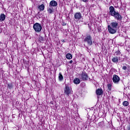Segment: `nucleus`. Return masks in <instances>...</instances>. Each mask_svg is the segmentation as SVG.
Masks as SVG:
<instances>
[{"label":"nucleus","instance_id":"obj_34","mask_svg":"<svg viewBox=\"0 0 130 130\" xmlns=\"http://www.w3.org/2000/svg\"><path fill=\"white\" fill-rule=\"evenodd\" d=\"M83 1H88V0H83Z\"/></svg>","mask_w":130,"mask_h":130},{"label":"nucleus","instance_id":"obj_33","mask_svg":"<svg viewBox=\"0 0 130 130\" xmlns=\"http://www.w3.org/2000/svg\"><path fill=\"white\" fill-rule=\"evenodd\" d=\"M84 3H87V1H83Z\"/></svg>","mask_w":130,"mask_h":130},{"label":"nucleus","instance_id":"obj_32","mask_svg":"<svg viewBox=\"0 0 130 130\" xmlns=\"http://www.w3.org/2000/svg\"><path fill=\"white\" fill-rule=\"evenodd\" d=\"M62 42H66V41L64 40H61Z\"/></svg>","mask_w":130,"mask_h":130},{"label":"nucleus","instance_id":"obj_6","mask_svg":"<svg viewBox=\"0 0 130 130\" xmlns=\"http://www.w3.org/2000/svg\"><path fill=\"white\" fill-rule=\"evenodd\" d=\"M112 81L114 84H118L120 81V78H119V76L114 74L113 76Z\"/></svg>","mask_w":130,"mask_h":130},{"label":"nucleus","instance_id":"obj_18","mask_svg":"<svg viewBox=\"0 0 130 130\" xmlns=\"http://www.w3.org/2000/svg\"><path fill=\"white\" fill-rule=\"evenodd\" d=\"M58 79L59 81H62V80H63V76H62V74H61V72L59 73Z\"/></svg>","mask_w":130,"mask_h":130},{"label":"nucleus","instance_id":"obj_5","mask_svg":"<svg viewBox=\"0 0 130 130\" xmlns=\"http://www.w3.org/2000/svg\"><path fill=\"white\" fill-rule=\"evenodd\" d=\"M72 93V88L70 86L68 85H65V88H64V93L67 96H70V94Z\"/></svg>","mask_w":130,"mask_h":130},{"label":"nucleus","instance_id":"obj_7","mask_svg":"<svg viewBox=\"0 0 130 130\" xmlns=\"http://www.w3.org/2000/svg\"><path fill=\"white\" fill-rule=\"evenodd\" d=\"M83 17L80 12H76L74 14V19L78 21L81 20Z\"/></svg>","mask_w":130,"mask_h":130},{"label":"nucleus","instance_id":"obj_23","mask_svg":"<svg viewBox=\"0 0 130 130\" xmlns=\"http://www.w3.org/2000/svg\"><path fill=\"white\" fill-rule=\"evenodd\" d=\"M99 126L100 127H103V126H104V123L103 122H100L99 123Z\"/></svg>","mask_w":130,"mask_h":130},{"label":"nucleus","instance_id":"obj_3","mask_svg":"<svg viewBox=\"0 0 130 130\" xmlns=\"http://www.w3.org/2000/svg\"><path fill=\"white\" fill-rule=\"evenodd\" d=\"M33 28L36 33H39L42 30V26L40 23L37 22L34 24Z\"/></svg>","mask_w":130,"mask_h":130},{"label":"nucleus","instance_id":"obj_26","mask_svg":"<svg viewBox=\"0 0 130 130\" xmlns=\"http://www.w3.org/2000/svg\"><path fill=\"white\" fill-rule=\"evenodd\" d=\"M122 70H123L124 71H125L127 68L126 67V66H123L122 68Z\"/></svg>","mask_w":130,"mask_h":130},{"label":"nucleus","instance_id":"obj_28","mask_svg":"<svg viewBox=\"0 0 130 130\" xmlns=\"http://www.w3.org/2000/svg\"><path fill=\"white\" fill-rule=\"evenodd\" d=\"M0 7H4L3 3H2V2H1V1H0Z\"/></svg>","mask_w":130,"mask_h":130},{"label":"nucleus","instance_id":"obj_30","mask_svg":"<svg viewBox=\"0 0 130 130\" xmlns=\"http://www.w3.org/2000/svg\"><path fill=\"white\" fill-rule=\"evenodd\" d=\"M69 63H71V64L73 63V60H70L69 61Z\"/></svg>","mask_w":130,"mask_h":130},{"label":"nucleus","instance_id":"obj_2","mask_svg":"<svg viewBox=\"0 0 130 130\" xmlns=\"http://www.w3.org/2000/svg\"><path fill=\"white\" fill-rule=\"evenodd\" d=\"M84 42L87 43L88 46H92L93 45V41L92 40V36L89 34H86L83 40Z\"/></svg>","mask_w":130,"mask_h":130},{"label":"nucleus","instance_id":"obj_13","mask_svg":"<svg viewBox=\"0 0 130 130\" xmlns=\"http://www.w3.org/2000/svg\"><path fill=\"white\" fill-rule=\"evenodd\" d=\"M6 20V15L1 14L0 15V22H3Z\"/></svg>","mask_w":130,"mask_h":130},{"label":"nucleus","instance_id":"obj_4","mask_svg":"<svg viewBox=\"0 0 130 130\" xmlns=\"http://www.w3.org/2000/svg\"><path fill=\"white\" fill-rule=\"evenodd\" d=\"M79 77L81 81H88V78H89V76L88 75V73L86 72H82L81 74H79Z\"/></svg>","mask_w":130,"mask_h":130},{"label":"nucleus","instance_id":"obj_31","mask_svg":"<svg viewBox=\"0 0 130 130\" xmlns=\"http://www.w3.org/2000/svg\"><path fill=\"white\" fill-rule=\"evenodd\" d=\"M50 104H52V105H53V101H51L50 102Z\"/></svg>","mask_w":130,"mask_h":130},{"label":"nucleus","instance_id":"obj_1","mask_svg":"<svg viewBox=\"0 0 130 130\" xmlns=\"http://www.w3.org/2000/svg\"><path fill=\"white\" fill-rule=\"evenodd\" d=\"M109 11L110 15H111L112 17H114L116 20H117V21H121V20H122V16L119 13L115 11V9L113 6H110L109 7Z\"/></svg>","mask_w":130,"mask_h":130},{"label":"nucleus","instance_id":"obj_14","mask_svg":"<svg viewBox=\"0 0 130 130\" xmlns=\"http://www.w3.org/2000/svg\"><path fill=\"white\" fill-rule=\"evenodd\" d=\"M112 61L114 63H117V62H118V57L117 56L113 57L112 58Z\"/></svg>","mask_w":130,"mask_h":130},{"label":"nucleus","instance_id":"obj_11","mask_svg":"<svg viewBox=\"0 0 130 130\" xmlns=\"http://www.w3.org/2000/svg\"><path fill=\"white\" fill-rule=\"evenodd\" d=\"M73 83L76 85H79L81 83V79L78 78H76L73 80Z\"/></svg>","mask_w":130,"mask_h":130},{"label":"nucleus","instance_id":"obj_24","mask_svg":"<svg viewBox=\"0 0 130 130\" xmlns=\"http://www.w3.org/2000/svg\"><path fill=\"white\" fill-rule=\"evenodd\" d=\"M115 53L116 54V55H120V54H121V52H120V51L118 50V51H116Z\"/></svg>","mask_w":130,"mask_h":130},{"label":"nucleus","instance_id":"obj_8","mask_svg":"<svg viewBox=\"0 0 130 130\" xmlns=\"http://www.w3.org/2000/svg\"><path fill=\"white\" fill-rule=\"evenodd\" d=\"M108 31L111 34H114L116 33V28L111 27L110 25H108Z\"/></svg>","mask_w":130,"mask_h":130},{"label":"nucleus","instance_id":"obj_17","mask_svg":"<svg viewBox=\"0 0 130 130\" xmlns=\"http://www.w3.org/2000/svg\"><path fill=\"white\" fill-rule=\"evenodd\" d=\"M66 58H67V59H72V58H73V55L71 53H67Z\"/></svg>","mask_w":130,"mask_h":130},{"label":"nucleus","instance_id":"obj_27","mask_svg":"<svg viewBox=\"0 0 130 130\" xmlns=\"http://www.w3.org/2000/svg\"><path fill=\"white\" fill-rule=\"evenodd\" d=\"M127 130H130V123L129 125L127 127Z\"/></svg>","mask_w":130,"mask_h":130},{"label":"nucleus","instance_id":"obj_16","mask_svg":"<svg viewBox=\"0 0 130 130\" xmlns=\"http://www.w3.org/2000/svg\"><path fill=\"white\" fill-rule=\"evenodd\" d=\"M38 9L39 10H40V11H44V9H45V6L44 4H42L38 7Z\"/></svg>","mask_w":130,"mask_h":130},{"label":"nucleus","instance_id":"obj_25","mask_svg":"<svg viewBox=\"0 0 130 130\" xmlns=\"http://www.w3.org/2000/svg\"><path fill=\"white\" fill-rule=\"evenodd\" d=\"M62 26H67V23L64 22V21H62L61 23Z\"/></svg>","mask_w":130,"mask_h":130},{"label":"nucleus","instance_id":"obj_12","mask_svg":"<svg viewBox=\"0 0 130 130\" xmlns=\"http://www.w3.org/2000/svg\"><path fill=\"white\" fill-rule=\"evenodd\" d=\"M50 6H51V7H56L57 6V2L55 1H51L50 2Z\"/></svg>","mask_w":130,"mask_h":130},{"label":"nucleus","instance_id":"obj_21","mask_svg":"<svg viewBox=\"0 0 130 130\" xmlns=\"http://www.w3.org/2000/svg\"><path fill=\"white\" fill-rule=\"evenodd\" d=\"M39 41L41 43H42L43 42V41H44V38L42 36H40L39 37Z\"/></svg>","mask_w":130,"mask_h":130},{"label":"nucleus","instance_id":"obj_15","mask_svg":"<svg viewBox=\"0 0 130 130\" xmlns=\"http://www.w3.org/2000/svg\"><path fill=\"white\" fill-rule=\"evenodd\" d=\"M14 88V84L13 83H10L7 84V89H9L10 90H12V89H13Z\"/></svg>","mask_w":130,"mask_h":130},{"label":"nucleus","instance_id":"obj_9","mask_svg":"<svg viewBox=\"0 0 130 130\" xmlns=\"http://www.w3.org/2000/svg\"><path fill=\"white\" fill-rule=\"evenodd\" d=\"M110 26L112 28L117 29V27H118V22L116 21H112L110 24Z\"/></svg>","mask_w":130,"mask_h":130},{"label":"nucleus","instance_id":"obj_19","mask_svg":"<svg viewBox=\"0 0 130 130\" xmlns=\"http://www.w3.org/2000/svg\"><path fill=\"white\" fill-rule=\"evenodd\" d=\"M47 12L49 14H52L54 12V10L53 8H49L47 9Z\"/></svg>","mask_w":130,"mask_h":130},{"label":"nucleus","instance_id":"obj_22","mask_svg":"<svg viewBox=\"0 0 130 130\" xmlns=\"http://www.w3.org/2000/svg\"><path fill=\"white\" fill-rule=\"evenodd\" d=\"M107 87L109 91H111L112 89V84L111 83L107 84Z\"/></svg>","mask_w":130,"mask_h":130},{"label":"nucleus","instance_id":"obj_10","mask_svg":"<svg viewBox=\"0 0 130 130\" xmlns=\"http://www.w3.org/2000/svg\"><path fill=\"white\" fill-rule=\"evenodd\" d=\"M95 93L97 96H101V95H103V90L102 88H99L96 90Z\"/></svg>","mask_w":130,"mask_h":130},{"label":"nucleus","instance_id":"obj_20","mask_svg":"<svg viewBox=\"0 0 130 130\" xmlns=\"http://www.w3.org/2000/svg\"><path fill=\"white\" fill-rule=\"evenodd\" d=\"M129 105V103H128V102L127 101H124L122 103V105L125 107L128 106Z\"/></svg>","mask_w":130,"mask_h":130},{"label":"nucleus","instance_id":"obj_29","mask_svg":"<svg viewBox=\"0 0 130 130\" xmlns=\"http://www.w3.org/2000/svg\"><path fill=\"white\" fill-rule=\"evenodd\" d=\"M98 31L99 32V33L101 32V28H99Z\"/></svg>","mask_w":130,"mask_h":130}]
</instances>
